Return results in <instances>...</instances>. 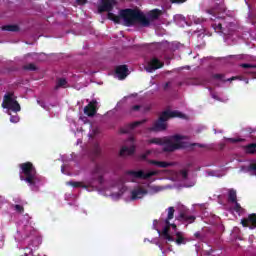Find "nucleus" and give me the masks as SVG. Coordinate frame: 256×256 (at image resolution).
<instances>
[{"mask_svg":"<svg viewBox=\"0 0 256 256\" xmlns=\"http://www.w3.org/2000/svg\"><path fill=\"white\" fill-rule=\"evenodd\" d=\"M178 19H180L183 24H187V21H185V17H183V16H178Z\"/></svg>","mask_w":256,"mask_h":256,"instance_id":"a19ab883","label":"nucleus"},{"mask_svg":"<svg viewBox=\"0 0 256 256\" xmlns=\"http://www.w3.org/2000/svg\"><path fill=\"white\" fill-rule=\"evenodd\" d=\"M176 243L177 245H181L183 243H185V238H183V233L181 232H176Z\"/></svg>","mask_w":256,"mask_h":256,"instance_id":"412c9836","label":"nucleus"},{"mask_svg":"<svg viewBox=\"0 0 256 256\" xmlns=\"http://www.w3.org/2000/svg\"><path fill=\"white\" fill-rule=\"evenodd\" d=\"M22 171L20 175L21 181H26L32 187V190L35 191V186L37 185V172L35 171V167L31 162L23 163L20 165Z\"/></svg>","mask_w":256,"mask_h":256,"instance_id":"39448f33","label":"nucleus"},{"mask_svg":"<svg viewBox=\"0 0 256 256\" xmlns=\"http://www.w3.org/2000/svg\"><path fill=\"white\" fill-rule=\"evenodd\" d=\"M246 171H247V173H250V175H256V161L255 160L251 161L246 166Z\"/></svg>","mask_w":256,"mask_h":256,"instance_id":"f3484780","label":"nucleus"},{"mask_svg":"<svg viewBox=\"0 0 256 256\" xmlns=\"http://www.w3.org/2000/svg\"><path fill=\"white\" fill-rule=\"evenodd\" d=\"M84 113L88 117H93L95 113H97V101L93 100L90 102L85 108H84Z\"/></svg>","mask_w":256,"mask_h":256,"instance_id":"ddd939ff","label":"nucleus"},{"mask_svg":"<svg viewBox=\"0 0 256 256\" xmlns=\"http://www.w3.org/2000/svg\"><path fill=\"white\" fill-rule=\"evenodd\" d=\"M2 31H12V32H17L19 31V26L18 25H4L1 27Z\"/></svg>","mask_w":256,"mask_h":256,"instance_id":"6ab92c4d","label":"nucleus"},{"mask_svg":"<svg viewBox=\"0 0 256 256\" xmlns=\"http://www.w3.org/2000/svg\"><path fill=\"white\" fill-rule=\"evenodd\" d=\"M131 97H133V96H126V97H124V98L118 103V105H121V103H125V101H127V99H131Z\"/></svg>","mask_w":256,"mask_h":256,"instance_id":"e433bc0d","label":"nucleus"},{"mask_svg":"<svg viewBox=\"0 0 256 256\" xmlns=\"http://www.w3.org/2000/svg\"><path fill=\"white\" fill-rule=\"evenodd\" d=\"M213 99H217V95L212 94Z\"/></svg>","mask_w":256,"mask_h":256,"instance_id":"c03bdc74","label":"nucleus"},{"mask_svg":"<svg viewBox=\"0 0 256 256\" xmlns=\"http://www.w3.org/2000/svg\"><path fill=\"white\" fill-rule=\"evenodd\" d=\"M212 27L216 31V33H224V35H227V32H225V30L221 26V23H215L212 25Z\"/></svg>","mask_w":256,"mask_h":256,"instance_id":"aec40b11","label":"nucleus"},{"mask_svg":"<svg viewBox=\"0 0 256 256\" xmlns=\"http://www.w3.org/2000/svg\"><path fill=\"white\" fill-rule=\"evenodd\" d=\"M148 193L149 191H147L145 186L138 185L130 191V199L131 201H137V199H143Z\"/></svg>","mask_w":256,"mask_h":256,"instance_id":"1a4fd4ad","label":"nucleus"},{"mask_svg":"<svg viewBox=\"0 0 256 256\" xmlns=\"http://www.w3.org/2000/svg\"><path fill=\"white\" fill-rule=\"evenodd\" d=\"M15 210L18 211V213L23 212V207L21 205H15Z\"/></svg>","mask_w":256,"mask_h":256,"instance_id":"c9c22d12","label":"nucleus"},{"mask_svg":"<svg viewBox=\"0 0 256 256\" xmlns=\"http://www.w3.org/2000/svg\"><path fill=\"white\" fill-rule=\"evenodd\" d=\"M161 67H163V63L154 58L150 62H148L147 66L145 67V70L148 73H153V71H157V69H161Z\"/></svg>","mask_w":256,"mask_h":256,"instance_id":"9b49d317","label":"nucleus"},{"mask_svg":"<svg viewBox=\"0 0 256 256\" xmlns=\"http://www.w3.org/2000/svg\"><path fill=\"white\" fill-rule=\"evenodd\" d=\"M135 153V137H130L126 145L120 150V155H133Z\"/></svg>","mask_w":256,"mask_h":256,"instance_id":"9d476101","label":"nucleus"},{"mask_svg":"<svg viewBox=\"0 0 256 256\" xmlns=\"http://www.w3.org/2000/svg\"><path fill=\"white\" fill-rule=\"evenodd\" d=\"M228 199L232 204V209L238 213V215H243V213H245V209L241 207V204L237 203V191L230 189L228 191Z\"/></svg>","mask_w":256,"mask_h":256,"instance_id":"6e6552de","label":"nucleus"},{"mask_svg":"<svg viewBox=\"0 0 256 256\" xmlns=\"http://www.w3.org/2000/svg\"><path fill=\"white\" fill-rule=\"evenodd\" d=\"M206 175L208 177H223V175H221L215 171H208V172H206Z\"/></svg>","mask_w":256,"mask_h":256,"instance_id":"bb28decb","label":"nucleus"},{"mask_svg":"<svg viewBox=\"0 0 256 256\" xmlns=\"http://www.w3.org/2000/svg\"><path fill=\"white\" fill-rule=\"evenodd\" d=\"M186 0H172L173 3H185Z\"/></svg>","mask_w":256,"mask_h":256,"instance_id":"79ce46f5","label":"nucleus"},{"mask_svg":"<svg viewBox=\"0 0 256 256\" xmlns=\"http://www.w3.org/2000/svg\"><path fill=\"white\" fill-rule=\"evenodd\" d=\"M165 173L169 175L170 181H179L180 174L173 170H166Z\"/></svg>","mask_w":256,"mask_h":256,"instance_id":"a211bd4d","label":"nucleus"},{"mask_svg":"<svg viewBox=\"0 0 256 256\" xmlns=\"http://www.w3.org/2000/svg\"><path fill=\"white\" fill-rule=\"evenodd\" d=\"M78 5H85L87 0H77Z\"/></svg>","mask_w":256,"mask_h":256,"instance_id":"ea45409f","label":"nucleus"},{"mask_svg":"<svg viewBox=\"0 0 256 256\" xmlns=\"http://www.w3.org/2000/svg\"><path fill=\"white\" fill-rule=\"evenodd\" d=\"M127 75H129V70L127 69V66H118L116 68L115 77L117 79L123 80L125 79V77H127Z\"/></svg>","mask_w":256,"mask_h":256,"instance_id":"2eb2a0df","label":"nucleus"},{"mask_svg":"<svg viewBox=\"0 0 256 256\" xmlns=\"http://www.w3.org/2000/svg\"><path fill=\"white\" fill-rule=\"evenodd\" d=\"M195 183H196V181L192 180L189 184H186L185 186L186 187H195Z\"/></svg>","mask_w":256,"mask_h":256,"instance_id":"4c0bfd02","label":"nucleus"},{"mask_svg":"<svg viewBox=\"0 0 256 256\" xmlns=\"http://www.w3.org/2000/svg\"><path fill=\"white\" fill-rule=\"evenodd\" d=\"M241 67H243L244 69H255V66H252L250 64H241Z\"/></svg>","mask_w":256,"mask_h":256,"instance_id":"2f4dec72","label":"nucleus"},{"mask_svg":"<svg viewBox=\"0 0 256 256\" xmlns=\"http://www.w3.org/2000/svg\"><path fill=\"white\" fill-rule=\"evenodd\" d=\"M227 141H228V143H239V141H243V140L235 139V138H228Z\"/></svg>","mask_w":256,"mask_h":256,"instance_id":"7c9ffc66","label":"nucleus"},{"mask_svg":"<svg viewBox=\"0 0 256 256\" xmlns=\"http://www.w3.org/2000/svg\"><path fill=\"white\" fill-rule=\"evenodd\" d=\"M150 165H154L155 167H159L160 169H169V167H174V162L167 161H159V160H150Z\"/></svg>","mask_w":256,"mask_h":256,"instance_id":"4468645a","label":"nucleus"},{"mask_svg":"<svg viewBox=\"0 0 256 256\" xmlns=\"http://www.w3.org/2000/svg\"><path fill=\"white\" fill-rule=\"evenodd\" d=\"M56 87H67V80L65 78L58 79Z\"/></svg>","mask_w":256,"mask_h":256,"instance_id":"b1692460","label":"nucleus"},{"mask_svg":"<svg viewBox=\"0 0 256 256\" xmlns=\"http://www.w3.org/2000/svg\"><path fill=\"white\" fill-rule=\"evenodd\" d=\"M159 175L158 170L145 172L143 170L138 171H127L124 176L117 180H111L107 182L105 186V195L111 197L113 201H119L121 197L127 192V186L125 181H135L136 179H151Z\"/></svg>","mask_w":256,"mask_h":256,"instance_id":"f03ea898","label":"nucleus"},{"mask_svg":"<svg viewBox=\"0 0 256 256\" xmlns=\"http://www.w3.org/2000/svg\"><path fill=\"white\" fill-rule=\"evenodd\" d=\"M144 123H147L146 119L132 122L128 124V131H133V129H137V127H141V125H143Z\"/></svg>","mask_w":256,"mask_h":256,"instance_id":"dca6fc26","label":"nucleus"},{"mask_svg":"<svg viewBox=\"0 0 256 256\" xmlns=\"http://www.w3.org/2000/svg\"><path fill=\"white\" fill-rule=\"evenodd\" d=\"M148 145H163L164 151L172 152L177 149H183L189 145V137L183 135H174L170 138H151L146 140Z\"/></svg>","mask_w":256,"mask_h":256,"instance_id":"7ed1b4c3","label":"nucleus"},{"mask_svg":"<svg viewBox=\"0 0 256 256\" xmlns=\"http://www.w3.org/2000/svg\"><path fill=\"white\" fill-rule=\"evenodd\" d=\"M116 5L117 2L115 0H102L98 6V11H100V13L107 11L108 19L114 21V23H121V21H124V25H126V27H131V25H135L136 23H140L141 27H149V21L159 19L163 13L159 9H154L148 13L147 18L139 11L127 9L121 10L119 15H115L111 12V9H113Z\"/></svg>","mask_w":256,"mask_h":256,"instance_id":"f257e3e1","label":"nucleus"},{"mask_svg":"<svg viewBox=\"0 0 256 256\" xmlns=\"http://www.w3.org/2000/svg\"><path fill=\"white\" fill-rule=\"evenodd\" d=\"M243 227H248L249 229H255L256 227V215L250 214L247 218L241 220Z\"/></svg>","mask_w":256,"mask_h":256,"instance_id":"f8f14e48","label":"nucleus"},{"mask_svg":"<svg viewBox=\"0 0 256 256\" xmlns=\"http://www.w3.org/2000/svg\"><path fill=\"white\" fill-rule=\"evenodd\" d=\"M182 218L188 223H193V221H195V216L183 215Z\"/></svg>","mask_w":256,"mask_h":256,"instance_id":"cd10ccee","label":"nucleus"},{"mask_svg":"<svg viewBox=\"0 0 256 256\" xmlns=\"http://www.w3.org/2000/svg\"><path fill=\"white\" fill-rule=\"evenodd\" d=\"M66 185H69L70 187H87V186H83V184L81 182H75V181H69L66 183Z\"/></svg>","mask_w":256,"mask_h":256,"instance_id":"5701e85b","label":"nucleus"},{"mask_svg":"<svg viewBox=\"0 0 256 256\" xmlns=\"http://www.w3.org/2000/svg\"><path fill=\"white\" fill-rule=\"evenodd\" d=\"M169 85H171L169 82H167L165 85H164V89H167V87H169Z\"/></svg>","mask_w":256,"mask_h":256,"instance_id":"37998d69","label":"nucleus"},{"mask_svg":"<svg viewBox=\"0 0 256 256\" xmlns=\"http://www.w3.org/2000/svg\"><path fill=\"white\" fill-rule=\"evenodd\" d=\"M180 175H181L182 179H187V175H188L187 170H182L180 172Z\"/></svg>","mask_w":256,"mask_h":256,"instance_id":"72a5a7b5","label":"nucleus"},{"mask_svg":"<svg viewBox=\"0 0 256 256\" xmlns=\"http://www.w3.org/2000/svg\"><path fill=\"white\" fill-rule=\"evenodd\" d=\"M174 117H179L180 119H187V116L180 111H164L160 115L159 119L156 120L151 127H148L146 129V137L148 133H158L159 131H165V129H167V121H169V119H173Z\"/></svg>","mask_w":256,"mask_h":256,"instance_id":"20e7f679","label":"nucleus"},{"mask_svg":"<svg viewBox=\"0 0 256 256\" xmlns=\"http://www.w3.org/2000/svg\"><path fill=\"white\" fill-rule=\"evenodd\" d=\"M233 79H235V78H231V79H229L228 81H233Z\"/></svg>","mask_w":256,"mask_h":256,"instance_id":"de8ad7c7","label":"nucleus"},{"mask_svg":"<svg viewBox=\"0 0 256 256\" xmlns=\"http://www.w3.org/2000/svg\"><path fill=\"white\" fill-rule=\"evenodd\" d=\"M100 171H101V168L96 167V168L93 169V172H92V173H93L94 175H99Z\"/></svg>","mask_w":256,"mask_h":256,"instance_id":"f704fd0d","label":"nucleus"},{"mask_svg":"<svg viewBox=\"0 0 256 256\" xmlns=\"http://www.w3.org/2000/svg\"><path fill=\"white\" fill-rule=\"evenodd\" d=\"M167 189V187H163V186H151L150 191L151 193H159L160 191H163Z\"/></svg>","mask_w":256,"mask_h":256,"instance_id":"4be33fe9","label":"nucleus"},{"mask_svg":"<svg viewBox=\"0 0 256 256\" xmlns=\"http://www.w3.org/2000/svg\"><path fill=\"white\" fill-rule=\"evenodd\" d=\"M3 109H8V111H14L17 113L21 111V106L19 102L15 99V95L13 93L5 94L3 102H2Z\"/></svg>","mask_w":256,"mask_h":256,"instance_id":"0eeeda50","label":"nucleus"},{"mask_svg":"<svg viewBox=\"0 0 256 256\" xmlns=\"http://www.w3.org/2000/svg\"><path fill=\"white\" fill-rule=\"evenodd\" d=\"M89 137H93V134H89Z\"/></svg>","mask_w":256,"mask_h":256,"instance_id":"09e8293b","label":"nucleus"},{"mask_svg":"<svg viewBox=\"0 0 256 256\" xmlns=\"http://www.w3.org/2000/svg\"><path fill=\"white\" fill-rule=\"evenodd\" d=\"M93 133H97V128H93Z\"/></svg>","mask_w":256,"mask_h":256,"instance_id":"a18cd8bd","label":"nucleus"},{"mask_svg":"<svg viewBox=\"0 0 256 256\" xmlns=\"http://www.w3.org/2000/svg\"><path fill=\"white\" fill-rule=\"evenodd\" d=\"M153 153V150H148L145 152V154L142 155V159H147L148 155H151Z\"/></svg>","mask_w":256,"mask_h":256,"instance_id":"473e14b6","label":"nucleus"},{"mask_svg":"<svg viewBox=\"0 0 256 256\" xmlns=\"http://www.w3.org/2000/svg\"><path fill=\"white\" fill-rule=\"evenodd\" d=\"M61 171H62V173H65V168L62 167V168H61Z\"/></svg>","mask_w":256,"mask_h":256,"instance_id":"49530a36","label":"nucleus"},{"mask_svg":"<svg viewBox=\"0 0 256 256\" xmlns=\"http://www.w3.org/2000/svg\"><path fill=\"white\" fill-rule=\"evenodd\" d=\"M175 214V208L169 207L168 208V216L165 222H162V235L166 241H175V238L169 234V228L172 227L174 231L177 229V225L175 224H170L169 221L173 219V216Z\"/></svg>","mask_w":256,"mask_h":256,"instance_id":"423d86ee","label":"nucleus"},{"mask_svg":"<svg viewBox=\"0 0 256 256\" xmlns=\"http://www.w3.org/2000/svg\"><path fill=\"white\" fill-rule=\"evenodd\" d=\"M10 122L11 123H19V116L18 115L11 116Z\"/></svg>","mask_w":256,"mask_h":256,"instance_id":"c85d7f7f","label":"nucleus"},{"mask_svg":"<svg viewBox=\"0 0 256 256\" xmlns=\"http://www.w3.org/2000/svg\"><path fill=\"white\" fill-rule=\"evenodd\" d=\"M194 237H196V239H203V237L201 236V233L200 232H196L194 234Z\"/></svg>","mask_w":256,"mask_h":256,"instance_id":"58836bf2","label":"nucleus"},{"mask_svg":"<svg viewBox=\"0 0 256 256\" xmlns=\"http://www.w3.org/2000/svg\"><path fill=\"white\" fill-rule=\"evenodd\" d=\"M25 69H28L29 71H35L37 67H35V64H28L25 66Z\"/></svg>","mask_w":256,"mask_h":256,"instance_id":"c756f323","label":"nucleus"},{"mask_svg":"<svg viewBox=\"0 0 256 256\" xmlns=\"http://www.w3.org/2000/svg\"><path fill=\"white\" fill-rule=\"evenodd\" d=\"M131 111L133 112H137V111H142L144 112L145 111V107L144 106H141V105H135L131 108Z\"/></svg>","mask_w":256,"mask_h":256,"instance_id":"a878e982","label":"nucleus"},{"mask_svg":"<svg viewBox=\"0 0 256 256\" xmlns=\"http://www.w3.org/2000/svg\"><path fill=\"white\" fill-rule=\"evenodd\" d=\"M256 151V144H250L246 147V153H255Z\"/></svg>","mask_w":256,"mask_h":256,"instance_id":"393cba45","label":"nucleus"}]
</instances>
